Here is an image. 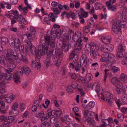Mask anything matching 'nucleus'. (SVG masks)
Returning <instances> with one entry per match:
<instances>
[{"instance_id":"64","label":"nucleus","mask_w":127,"mask_h":127,"mask_svg":"<svg viewBox=\"0 0 127 127\" xmlns=\"http://www.w3.org/2000/svg\"><path fill=\"white\" fill-rule=\"evenodd\" d=\"M25 104L22 103H21L19 106V108L20 110H23L25 108Z\"/></svg>"},{"instance_id":"37","label":"nucleus","mask_w":127,"mask_h":127,"mask_svg":"<svg viewBox=\"0 0 127 127\" xmlns=\"http://www.w3.org/2000/svg\"><path fill=\"white\" fill-rule=\"evenodd\" d=\"M90 27L89 25L84 27L83 28V29L84 32L86 33L89 32L90 30Z\"/></svg>"},{"instance_id":"3","label":"nucleus","mask_w":127,"mask_h":127,"mask_svg":"<svg viewBox=\"0 0 127 127\" xmlns=\"http://www.w3.org/2000/svg\"><path fill=\"white\" fill-rule=\"evenodd\" d=\"M35 56H40L43 54H47L48 51V47L47 44H43L40 45L38 46V50H35Z\"/></svg>"},{"instance_id":"13","label":"nucleus","mask_w":127,"mask_h":127,"mask_svg":"<svg viewBox=\"0 0 127 127\" xmlns=\"http://www.w3.org/2000/svg\"><path fill=\"white\" fill-rule=\"evenodd\" d=\"M17 55L11 49H9L7 50V53L5 55V57H12L15 59H17Z\"/></svg>"},{"instance_id":"23","label":"nucleus","mask_w":127,"mask_h":127,"mask_svg":"<svg viewBox=\"0 0 127 127\" xmlns=\"http://www.w3.org/2000/svg\"><path fill=\"white\" fill-rule=\"evenodd\" d=\"M63 50L65 52L67 51L69 49V46L68 43H66L65 42H64L62 45Z\"/></svg>"},{"instance_id":"48","label":"nucleus","mask_w":127,"mask_h":127,"mask_svg":"<svg viewBox=\"0 0 127 127\" xmlns=\"http://www.w3.org/2000/svg\"><path fill=\"white\" fill-rule=\"evenodd\" d=\"M3 77L6 78H8V74L6 73H0V80H1Z\"/></svg>"},{"instance_id":"59","label":"nucleus","mask_w":127,"mask_h":127,"mask_svg":"<svg viewBox=\"0 0 127 127\" xmlns=\"http://www.w3.org/2000/svg\"><path fill=\"white\" fill-rule=\"evenodd\" d=\"M121 111L123 114H125L127 112V108L122 107L121 109Z\"/></svg>"},{"instance_id":"11","label":"nucleus","mask_w":127,"mask_h":127,"mask_svg":"<svg viewBox=\"0 0 127 127\" xmlns=\"http://www.w3.org/2000/svg\"><path fill=\"white\" fill-rule=\"evenodd\" d=\"M125 48L121 44H120L119 45L118 51L117 52V57L119 58H122L123 57V53L125 52Z\"/></svg>"},{"instance_id":"56","label":"nucleus","mask_w":127,"mask_h":127,"mask_svg":"<svg viewBox=\"0 0 127 127\" xmlns=\"http://www.w3.org/2000/svg\"><path fill=\"white\" fill-rule=\"evenodd\" d=\"M50 122L52 124H54L55 123L57 122V119L56 118L52 117L50 118Z\"/></svg>"},{"instance_id":"27","label":"nucleus","mask_w":127,"mask_h":127,"mask_svg":"<svg viewBox=\"0 0 127 127\" xmlns=\"http://www.w3.org/2000/svg\"><path fill=\"white\" fill-rule=\"evenodd\" d=\"M76 65L75 68V70L76 72H78L80 70L81 67L83 65L82 63H79V62H77L76 64Z\"/></svg>"},{"instance_id":"44","label":"nucleus","mask_w":127,"mask_h":127,"mask_svg":"<svg viewBox=\"0 0 127 127\" xmlns=\"http://www.w3.org/2000/svg\"><path fill=\"white\" fill-rule=\"evenodd\" d=\"M53 112V110L52 111L51 109H49L47 112L46 117L48 118L50 117L52 115V112Z\"/></svg>"},{"instance_id":"18","label":"nucleus","mask_w":127,"mask_h":127,"mask_svg":"<svg viewBox=\"0 0 127 127\" xmlns=\"http://www.w3.org/2000/svg\"><path fill=\"white\" fill-rule=\"evenodd\" d=\"M14 70V68H11L9 69V70L8 69L5 70V71L7 73L6 74H7L8 75V78H5L6 79L9 80L13 76V75L11 73V72L13 71Z\"/></svg>"},{"instance_id":"61","label":"nucleus","mask_w":127,"mask_h":127,"mask_svg":"<svg viewBox=\"0 0 127 127\" xmlns=\"http://www.w3.org/2000/svg\"><path fill=\"white\" fill-rule=\"evenodd\" d=\"M37 62H35L34 61H32V67H37V69L38 70L39 69L38 68V67H37V64H36Z\"/></svg>"},{"instance_id":"60","label":"nucleus","mask_w":127,"mask_h":127,"mask_svg":"<svg viewBox=\"0 0 127 127\" xmlns=\"http://www.w3.org/2000/svg\"><path fill=\"white\" fill-rule=\"evenodd\" d=\"M108 9L109 10L110 9L112 11H114V10L116 9V6L115 5H111L110 7H108Z\"/></svg>"},{"instance_id":"35","label":"nucleus","mask_w":127,"mask_h":127,"mask_svg":"<svg viewBox=\"0 0 127 127\" xmlns=\"http://www.w3.org/2000/svg\"><path fill=\"white\" fill-rule=\"evenodd\" d=\"M1 42L3 45H5L8 41L7 38L5 37H3L1 38Z\"/></svg>"},{"instance_id":"63","label":"nucleus","mask_w":127,"mask_h":127,"mask_svg":"<svg viewBox=\"0 0 127 127\" xmlns=\"http://www.w3.org/2000/svg\"><path fill=\"white\" fill-rule=\"evenodd\" d=\"M32 41L31 40H25V42L28 45V46L29 47L30 46H31V45H32L31 42Z\"/></svg>"},{"instance_id":"5","label":"nucleus","mask_w":127,"mask_h":127,"mask_svg":"<svg viewBox=\"0 0 127 127\" xmlns=\"http://www.w3.org/2000/svg\"><path fill=\"white\" fill-rule=\"evenodd\" d=\"M9 43L12 47L14 48H19V46L21 45V42L19 39L16 38L15 39L12 38L9 40Z\"/></svg>"},{"instance_id":"57","label":"nucleus","mask_w":127,"mask_h":127,"mask_svg":"<svg viewBox=\"0 0 127 127\" xmlns=\"http://www.w3.org/2000/svg\"><path fill=\"white\" fill-rule=\"evenodd\" d=\"M17 49L18 50H19L21 52H24V46L22 45L19 46V48H17Z\"/></svg>"},{"instance_id":"62","label":"nucleus","mask_w":127,"mask_h":127,"mask_svg":"<svg viewBox=\"0 0 127 127\" xmlns=\"http://www.w3.org/2000/svg\"><path fill=\"white\" fill-rule=\"evenodd\" d=\"M102 123L104 124L105 126L108 125L109 123V122L108 120L106 119L102 121Z\"/></svg>"},{"instance_id":"39","label":"nucleus","mask_w":127,"mask_h":127,"mask_svg":"<svg viewBox=\"0 0 127 127\" xmlns=\"http://www.w3.org/2000/svg\"><path fill=\"white\" fill-rule=\"evenodd\" d=\"M101 51L105 53L107 52V45H102L100 47Z\"/></svg>"},{"instance_id":"9","label":"nucleus","mask_w":127,"mask_h":127,"mask_svg":"<svg viewBox=\"0 0 127 127\" xmlns=\"http://www.w3.org/2000/svg\"><path fill=\"white\" fill-rule=\"evenodd\" d=\"M75 89H77L80 92L82 96H84L85 94L83 89L82 88H67L66 90L68 93L71 94L73 92Z\"/></svg>"},{"instance_id":"45","label":"nucleus","mask_w":127,"mask_h":127,"mask_svg":"<svg viewBox=\"0 0 127 127\" xmlns=\"http://www.w3.org/2000/svg\"><path fill=\"white\" fill-rule=\"evenodd\" d=\"M124 117V116L121 113H119L117 114V117L119 120L121 121H122L123 120Z\"/></svg>"},{"instance_id":"16","label":"nucleus","mask_w":127,"mask_h":127,"mask_svg":"<svg viewBox=\"0 0 127 127\" xmlns=\"http://www.w3.org/2000/svg\"><path fill=\"white\" fill-rule=\"evenodd\" d=\"M21 70H23V73L27 75H28L30 74L31 70L30 69L26 66H22L20 68Z\"/></svg>"},{"instance_id":"54","label":"nucleus","mask_w":127,"mask_h":127,"mask_svg":"<svg viewBox=\"0 0 127 127\" xmlns=\"http://www.w3.org/2000/svg\"><path fill=\"white\" fill-rule=\"evenodd\" d=\"M12 112L13 113V114L14 116H16L19 114V111L18 110L13 109L12 111Z\"/></svg>"},{"instance_id":"4","label":"nucleus","mask_w":127,"mask_h":127,"mask_svg":"<svg viewBox=\"0 0 127 127\" xmlns=\"http://www.w3.org/2000/svg\"><path fill=\"white\" fill-rule=\"evenodd\" d=\"M90 45L91 46L90 52L91 56L94 59H96L97 58V55L96 52L98 50V48L97 46L95 43L89 44V45Z\"/></svg>"},{"instance_id":"50","label":"nucleus","mask_w":127,"mask_h":127,"mask_svg":"<svg viewBox=\"0 0 127 127\" xmlns=\"http://www.w3.org/2000/svg\"><path fill=\"white\" fill-rule=\"evenodd\" d=\"M90 87H99V84L97 82H95L94 84H90Z\"/></svg>"},{"instance_id":"46","label":"nucleus","mask_w":127,"mask_h":127,"mask_svg":"<svg viewBox=\"0 0 127 127\" xmlns=\"http://www.w3.org/2000/svg\"><path fill=\"white\" fill-rule=\"evenodd\" d=\"M121 99L122 102L125 104H127V96L124 95L122 96Z\"/></svg>"},{"instance_id":"40","label":"nucleus","mask_w":127,"mask_h":127,"mask_svg":"<svg viewBox=\"0 0 127 127\" xmlns=\"http://www.w3.org/2000/svg\"><path fill=\"white\" fill-rule=\"evenodd\" d=\"M122 19L123 20L127 21V14L126 12H123Z\"/></svg>"},{"instance_id":"15","label":"nucleus","mask_w":127,"mask_h":127,"mask_svg":"<svg viewBox=\"0 0 127 127\" xmlns=\"http://www.w3.org/2000/svg\"><path fill=\"white\" fill-rule=\"evenodd\" d=\"M79 51L78 50H77L76 51V52L77 51L79 52ZM75 51H76L75 49V50H73L70 54L69 57V58L70 59H72L74 62H76L78 60V56L75 54Z\"/></svg>"},{"instance_id":"32","label":"nucleus","mask_w":127,"mask_h":127,"mask_svg":"<svg viewBox=\"0 0 127 127\" xmlns=\"http://www.w3.org/2000/svg\"><path fill=\"white\" fill-rule=\"evenodd\" d=\"M119 79L122 80L124 83H125V80L127 79V76L125 74L122 73L120 76Z\"/></svg>"},{"instance_id":"17","label":"nucleus","mask_w":127,"mask_h":127,"mask_svg":"<svg viewBox=\"0 0 127 127\" xmlns=\"http://www.w3.org/2000/svg\"><path fill=\"white\" fill-rule=\"evenodd\" d=\"M17 59L23 61L24 63H26L27 62V59L26 58L25 55H23L22 53H19L17 55Z\"/></svg>"},{"instance_id":"52","label":"nucleus","mask_w":127,"mask_h":127,"mask_svg":"<svg viewBox=\"0 0 127 127\" xmlns=\"http://www.w3.org/2000/svg\"><path fill=\"white\" fill-rule=\"evenodd\" d=\"M49 126V124L47 122L43 123L41 125V127H48Z\"/></svg>"},{"instance_id":"22","label":"nucleus","mask_w":127,"mask_h":127,"mask_svg":"<svg viewBox=\"0 0 127 127\" xmlns=\"http://www.w3.org/2000/svg\"><path fill=\"white\" fill-rule=\"evenodd\" d=\"M6 59L8 61V62L10 64H11L13 65V67H15V65L14 61L13 59L11 58V57L7 56L5 57Z\"/></svg>"},{"instance_id":"53","label":"nucleus","mask_w":127,"mask_h":127,"mask_svg":"<svg viewBox=\"0 0 127 127\" xmlns=\"http://www.w3.org/2000/svg\"><path fill=\"white\" fill-rule=\"evenodd\" d=\"M21 67H18V69L17 72V74L19 76H22L23 74V70H21V69H20Z\"/></svg>"},{"instance_id":"12","label":"nucleus","mask_w":127,"mask_h":127,"mask_svg":"<svg viewBox=\"0 0 127 127\" xmlns=\"http://www.w3.org/2000/svg\"><path fill=\"white\" fill-rule=\"evenodd\" d=\"M111 81L112 83L113 84H115L116 83H117V85L116 86L117 87H123L125 86L126 87H127V86L125 85V84L120 82L117 78L115 77L112 78Z\"/></svg>"},{"instance_id":"30","label":"nucleus","mask_w":127,"mask_h":127,"mask_svg":"<svg viewBox=\"0 0 127 127\" xmlns=\"http://www.w3.org/2000/svg\"><path fill=\"white\" fill-rule=\"evenodd\" d=\"M80 10L81 13L80 15L82 17L86 18L88 16V12H85L82 8H80Z\"/></svg>"},{"instance_id":"33","label":"nucleus","mask_w":127,"mask_h":127,"mask_svg":"<svg viewBox=\"0 0 127 127\" xmlns=\"http://www.w3.org/2000/svg\"><path fill=\"white\" fill-rule=\"evenodd\" d=\"M114 48L113 45L111 44L107 45V51L108 53L111 52L112 51Z\"/></svg>"},{"instance_id":"49","label":"nucleus","mask_w":127,"mask_h":127,"mask_svg":"<svg viewBox=\"0 0 127 127\" xmlns=\"http://www.w3.org/2000/svg\"><path fill=\"white\" fill-rule=\"evenodd\" d=\"M7 120L6 117L3 115H2L0 116V122L4 121L6 122Z\"/></svg>"},{"instance_id":"10","label":"nucleus","mask_w":127,"mask_h":127,"mask_svg":"<svg viewBox=\"0 0 127 127\" xmlns=\"http://www.w3.org/2000/svg\"><path fill=\"white\" fill-rule=\"evenodd\" d=\"M95 91L99 98L103 100H105L104 92H103L102 88H96Z\"/></svg>"},{"instance_id":"41","label":"nucleus","mask_w":127,"mask_h":127,"mask_svg":"<svg viewBox=\"0 0 127 127\" xmlns=\"http://www.w3.org/2000/svg\"><path fill=\"white\" fill-rule=\"evenodd\" d=\"M30 33L32 35H35V34L36 32V30L34 28L32 27H30Z\"/></svg>"},{"instance_id":"8","label":"nucleus","mask_w":127,"mask_h":127,"mask_svg":"<svg viewBox=\"0 0 127 127\" xmlns=\"http://www.w3.org/2000/svg\"><path fill=\"white\" fill-rule=\"evenodd\" d=\"M54 47L53 46L52 47L51 51L49 52L48 53L47 55V58L45 60L44 62V63L46 65V66L47 67H48L49 65L50 64L51 54L53 53L54 50Z\"/></svg>"},{"instance_id":"29","label":"nucleus","mask_w":127,"mask_h":127,"mask_svg":"<svg viewBox=\"0 0 127 127\" xmlns=\"http://www.w3.org/2000/svg\"><path fill=\"white\" fill-rule=\"evenodd\" d=\"M12 77H13V79L15 83H18L20 82V77L17 74H15Z\"/></svg>"},{"instance_id":"21","label":"nucleus","mask_w":127,"mask_h":127,"mask_svg":"<svg viewBox=\"0 0 127 127\" xmlns=\"http://www.w3.org/2000/svg\"><path fill=\"white\" fill-rule=\"evenodd\" d=\"M101 40L102 42L105 44H107L110 42V37L107 36H103L101 38Z\"/></svg>"},{"instance_id":"14","label":"nucleus","mask_w":127,"mask_h":127,"mask_svg":"<svg viewBox=\"0 0 127 127\" xmlns=\"http://www.w3.org/2000/svg\"><path fill=\"white\" fill-rule=\"evenodd\" d=\"M87 57L86 55L83 54L80 59V63H82L83 67H85L88 65L87 63Z\"/></svg>"},{"instance_id":"25","label":"nucleus","mask_w":127,"mask_h":127,"mask_svg":"<svg viewBox=\"0 0 127 127\" xmlns=\"http://www.w3.org/2000/svg\"><path fill=\"white\" fill-rule=\"evenodd\" d=\"M86 121L88 123L90 127H94L95 123L94 121L93 120L91 119L90 118H87V119H86Z\"/></svg>"},{"instance_id":"58","label":"nucleus","mask_w":127,"mask_h":127,"mask_svg":"<svg viewBox=\"0 0 127 127\" xmlns=\"http://www.w3.org/2000/svg\"><path fill=\"white\" fill-rule=\"evenodd\" d=\"M45 41L46 42H49L50 41V36H45L44 37Z\"/></svg>"},{"instance_id":"20","label":"nucleus","mask_w":127,"mask_h":127,"mask_svg":"<svg viewBox=\"0 0 127 127\" xmlns=\"http://www.w3.org/2000/svg\"><path fill=\"white\" fill-rule=\"evenodd\" d=\"M94 6L95 9L96 10L99 9L101 10L104 7L102 3L100 2L96 3Z\"/></svg>"},{"instance_id":"34","label":"nucleus","mask_w":127,"mask_h":127,"mask_svg":"<svg viewBox=\"0 0 127 127\" xmlns=\"http://www.w3.org/2000/svg\"><path fill=\"white\" fill-rule=\"evenodd\" d=\"M53 111L57 117L59 116L62 113L61 111L59 108H58V110H53Z\"/></svg>"},{"instance_id":"6","label":"nucleus","mask_w":127,"mask_h":127,"mask_svg":"<svg viewBox=\"0 0 127 127\" xmlns=\"http://www.w3.org/2000/svg\"><path fill=\"white\" fill-rule=\"evenodd\" d=\"M114 57L113 55L111 53H105L102 55L101 61L103 62L108 61L111 62L113 60Z\"/></svg>"},{"instance_id":"26","label":"nucleus","mask_w":127,"mask_h":127,"mask_svg":"<svg viewBox=\"0 0 127 127\" xmlns=\"http://www.w3.org/2000/svg\"><path fill=\"white\" fill-rule=\"evenodd\" d=\"M95 105V103L94 102L90 101L86 106V108L88 109H90L93 107Z\"/></svg>"},{"instance_id":"24","label":"nucleus","mask_w":127,"mask_h":127,"mask_svg":"<svg viewBox=\"0 0 127 127\" xmlns=\"http://www.w3.org/2000/svg\"><path fill=\"white\" fill-rule=\"evenodd\" d=\"M18 21L21 22L23 23L25 25H26L28 24V22L25 20L23 17L21 15H18Z\"/></svg>"},{"instance_id":"55","label":"nucleus","mask_w":127,"mask_h":127,"mask_svg":"<svg viewBox=\"0 0 127 127\" xmlns=\"http://www.w3.org/2000/svg\"><path fill=\"white\" fill-rule=\"evenodd\" d=\"M111 70L112 72L114 73H115L119 71V69L117 67L114 66L112 67Z\"/></svg>"},{"instance_id":"42","label":"nucleus","mask_w":127,"mask_h":127,"mask_svg":"<svg viewBox=\"0 0 127 127\" xmlns=\"http://www.w3.org/2000/svg\"><path fill=\"white\" fill-rule=\"evenodd\" d=\"M92 77V75L91 74H88L86 76L85 78L86 82L87 83L89 82L91 80Z\"/></svg>"},{"instance_id":"7","label":"nucleus","mask_w":127,"mask_h":127,"mask_svg":"<svg viewBox=\"0 0 127 127\" xmlns=\"http://www.w3.org/2000/svg\"><path fill=\"white\" fill-rule=\"evenodd\" d=\"M104 95L107 102L110 105H112L114 101L112 95L110 93L109 91H106L104 92Z\"/></svg>"},{"instance_id":"2","label":"nucleus","mask_w":127,"mask_h":127,"mask_svg":"<svg viewBox=\"0 0 127 127\" xmlns=\"http://www.w3.org/2000/svg\"><path fill=\"white\" fill-rule=\"evenodd\" d=\"M81 38V33L80 32L75 33L73 35L72 39L75 42H77L75 45V49L76 51L78 50L79 51L81 49L82 45L81 44L82 40Z\"/></svg>"},{"instance_id":"36","label":"nucleus","mask_w":127,"mask_h":127,"mask_svg":"<svg viewBox=\"0 0 127 127\" xmlns=\"http://www.w3.org/2000/svg\"><path fill=\"white\" fill-rule=\"evenodd\" d=\"M15 119V118L11 116H9L8 117V119H7V123H11L13 122Z\"/></svg>"},{"instance_id":"51","label":"nucleus","mask_w":127,"mask_h":127,"mask_svg":"<svg viewBox=\"0 0 127 127\" xmlns=\"http://www.w3.org/2000/svg\"><path fill=\"white\" fill-rule=\"evenodd\" d=\"M32 34L30 33H26V35L29 40L32 41Z\"/></svg>"},{"instance_id":"28","label":"nucleus","mask_w":127,"mask_h":127,"mask_svg":"<svg viewBox=\"0 0 127 127\" xmlns=\"http://www.w3.org/2000/svg\"><path fill=\"white\" fill-rule=\"evenodd\" d=\"M55 54H56V59H59L60 58H62L63 56V53L62 51H58L56 53L55 50Z\"/></svg>"},{"instance_id":"38","label":"nucleus","mask_w":127,"mask_h":127,"mask_svg":"<svg viewBox=\"0 0 127 127\" xmlns=\"http://www.w3.org/2000/svg\"><path fill=\"white\" fill-rule=\"evenodd\" d=\"M51 10L53 11L54 13L55 14H58L60 13V11L58 10L57 7L51 8Z\"/></svg>"},{"instance_id":"43","label":"nucleus","mask_w":127,"mask_h":127,"mask_svg":"<svg viewBox=\"0 0 127 127\" xmlns=\"http://www.w3.org/2000/svg\"><path fill=\"white\" fill-rule=\"evenodd\" d=\"M44 115V114L43 112L41 111L40 113H39L38 114L36 113L35 115V116L38 118H41L43 117Z\"/></svg>"},{"instance_id":"47","label":"nucleus","mask_w":127,"mask_h":127,"mask_svg":"<svg viewBox=\"0 0 127 127\" xmlns=\"http://www.w3.org/2000/svg\"><path fill=\"white\" fill-rule=\"evenodd\" d=\"M115 102L118 106V109H120V106L122 104L120 100V99H118Z\"/></svg>"},{"instance_id":"1","label":"nucleus","mask_w":127,"mask_h":127,"mask_svg":"<svg viewBox=\"0 0 127 127\" xmlns=\"http://www.w3.org/2000/svg\"><path fill=\"white\" fill-rule=\"evenodd\" d=\"M121 28H126L127 27V21L124 20L121 21L119 19H116L114 20L113 23L112 29L114 33H118L119 32H121Z\"/></svg>"},{"instance_id":"19","label":"nucleus","mask_w":127,"mask_h":127,"mask_svg":"<svg viewBox=\"0 0 127 127\" xmlns=\"http://www.w3.org/2000/svg\"><path fill=\"white\" fill-rule=\"evenodd\" d=\"M61 30L60 29H59V31H57L56 30H53L51 31V33H53L56 35V37L58 39H59L60 37V33Z\"/></svg>"},{"instance_id":"31","label":"nucleus","mask_w":127,"mask_h":127,"mask_svg":"<svg viewBox=\"0 0 127 127\" xmlns=\"http://www.w3.org/2000/svg\"><path fill=\"white\" fill-rule=\"evenodd\" d=\"M40 58V56H35L36 61L37 63V67H38V69H40L41 68V63L40 62L39 59Z\"/></svg>"}]
</instances>
